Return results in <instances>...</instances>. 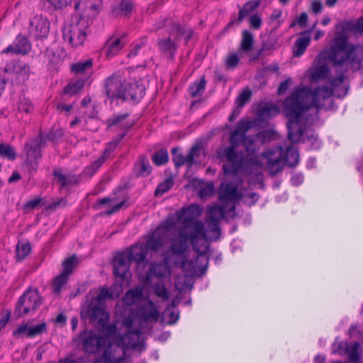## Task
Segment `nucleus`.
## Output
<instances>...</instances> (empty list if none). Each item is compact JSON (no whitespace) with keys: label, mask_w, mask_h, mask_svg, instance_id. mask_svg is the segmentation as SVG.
I'll return each instance as SVG.
<instances>
[{"label":"nucleus","mask_w":363,"mask_h":363,"mask_svg":"<svg viewBox=\"0 0 363 363\" xmlns=\"http://www.w3.org/2000/svg\"><path fill=\"white\" fill-rule=\"evenodd\" d=\"M332 92L326 86H318L313 91L303 87L294 91L283 102V112L286 118L288 139L292 143L316 141L314 133L305 130V123L311 124L318 120L319 109L324 101L331 97Z\"/></svg>","instance_id":"obj_1"},{"label":"nucleus","mask_w":363,"mask_h":363,"mask_svg":"<svg viewBox=\"0 0 363 363\" xmlns=\"http://www.w3.org/2000/svg\"><path fill=\"white\" fill-rule=\"evenodd\" d=\"M199 238L207 240L206 230L203 223H196L194 225V233H190L184 229H179L178 237L173 238L171 245V251L174 255H182L187 250L189 242H191L194 250L198 255L194 259L183 260L182 267L184 271L191 274H196L198 272L203 273L206 270L208 263V257L206 252L208 246L202 245L199 247L197 245Z\"/></svg>","instance_id":"obj_2"},{"label":"nucleus","mask_w":363,"mask_h":363,"mask_svg":"<svg viewBox=\"0 0 363 363\" xmlns=\"http://www.w3.org/2000/svg\"><path fill=\"white\" fill-rule=\"evenodd\" d=\"M363 30V18L359 22ZM320 57L328 59L335 66H346L348 69H359L363 62V48L348 42L343 35L335 37L329 50L323 51Z\"/></svg>","instance_id":"obj_3"},{"label":"nucleus","mask_w":363,"mask_h":363,"mask_svg":"<svg viewBox=\"0 0 363 363\" xmlns=\"http://www.w3.org/2000/svg\"><path fill=\"white\" fill-rule=\"evenodd\" d=\"M111 295L108 290L102 289L96 297H94L81 311V318L88 320L90 323H99L104 326L105 320L108 318V315L104 309L102 302Z\"/></svg>","instance_id":"obj_4"},{"label":"nucleus","mask_w":363,"mask_h":363,"mask_svg":"<svg viewBox=\"0 0 363 363\" xmlns=\"http://www.w3.org/2000/svg\"><path fill=\"white\" fill-rule=\"evenodd\" d=\"M91 23L89 19L83 17L75 18L66 24L63 28V38L72 47L83 45L86 36L90 33L89 26Z\"/></svg>","instance_id":"obj_5"},{"label":"nucleus","mask_w":363,"mask_h":363,"mask_svg":"<svg viewBox=\"0 0 363 363\" xmlns=\"http://www.w3.org/2000/svg\"><path fill=\"white\" fill-rule=\"evenodd\" d=\"M184 33V28L177 23L171 22L169 35L159 38L157 41L160 52L168 60H172L179 47V38Z\"/></svg>","instance_id":"obj_6"},{"label":"nucleus","mask_w":363,"mask_h":363,"mask_svg":"<svg viewBox=\"0 0 363 363\" xmlns=\"http://www.w3.org/2000/svg\"><path fill=\"white\" fill-rule=\"evenodd\" d=\"M236 147L228 146L217 150V157L228 163L223 165V170L225 174H236L242 169L244 163V157L238 153Z\"/></svg>","instance_id":"obj_7"},{"label":"nucleus","mask_w":363,"mask_h":363,"mask_svg":"<svg viewBox=\"0 0 363 363\" xmlns=\"http://www.w3.org/2000/svg\"><path fill=\"white\" fill-rule=\"evenodd\" d=\"M42 304V298L37 289L26 290L19 298L16 306L14 315L21 318L34 313Z\"/></svg>","instance_id":"obj_8"},{"label":"nucleus","mask_w":363,"mask_h":363,"mask_svg":"<svg viewBox=\"0 0 363 363\" xmlns=\"http://www.w3.org/2000/svg\"><path fill=\"white\" fill-rule=\"evenodd\" d=\"M106 96L111 102L116 99L125 101V89L128 82L119 74H113L104 81Z\"/></svg>","instance_id":"obj_9"},{"label":"nucleus","mask_w":363,"mask_h":363,"mask_svg":"<svg viewBox=\"0 0 363 363\" xmlns=\"http://www.w3.org/2000/svg\"><path fill=\"white\" fill-rule=\"evenodd\" d=\"M79 341L86 354H94L106 345L107 340L94 331L84 330L79 334Z\"/></svg>","instance_id":"obj_10"},{"label":"nucleus","mask_w":363,"mask_h":363,"mask_svg":"<svg viewBox=\"0 0 363 363\" xmlns=\"http://www.w3.org/2000/svg\"><path fill=\"white\" fill-rule=\"evenodd\" d=\"M176 214L177 215V220L183 225L180 229L190 233H194V225L196 223H203L201 220H196L201 214V208L196 204L182 208Z\"/></svg>","instance_id":"obj_11"},{"label":"nucleus","mask_w":363,"mask_h":363,"mask_svg":"<svg viewBox=\"0 0 363 363\" xmlns=\"http://www.w3.org/2000/svg\"><path fill=\"white\" fill-rule=\"evenodd\" d=\"M267 158L266 169L271 175L279 173L284 166V149L281 146H277L267 150L262 153Z\"/></svg>","instance_id":"obj_12"},{"label":"nucleus","mask_w":363,"mask_h":363,"mask_svg":"<svg viewBox=\"0 0 363 363\" xmlns=\"http://www.w3.org/2000/svg\"><path fill=\"white\" fill-rule=\"evenodd\" d=\"M225 213V208L220 205H213L208 208L206 222L208 224V229L211 233V240H217L220 236V228L219 223L224 218Z\"/></svg>","instance_id":"obj_13"},{"label":"nucleus","mask_w":363,"mask_h":363,"mask_svg":"<svg viewBox=\"0 0 363 363\" xmlns=\"http://www.w3.org/2000/svg\"><path fill=\"white\" fill-rule=\"evenodd\" d=\"M101 0H78L74 4V9L79 13L80 16L89 19L92 23L93 19L98 15Z\"/></svg>","instance_id":"obj_14"},{"label":"nucleus","mask_w":363,"mask_h":363,"mask_svg":"<svg viewBox=\"0 0 363 363\" xmlns=\"http://www.w3.org/2000/svg\"><path fill=\"white\" fill-rule=\"evenodd\" d=\"M49 30V21L42 16H35L30 21L29 33L35 39L46 38Z\"/></svg>","instance_id":"obj_15"},{"label":"nucleus","mask_w":363,"mask_h":363,"mask_svg":"<svg viewBox=\"0 0 363 363\" xmlns=\"http://www.w3.org/2000/svg\"><path fill=\"white\" fill-rule=\"evenodd\" d=\"M131 261L126 252L118 253L113 259V273L116 277L125 281L129 274Z\"/></svg>","instance_id":"obj_16"},{"label":"nucleus","mask_w":363,"mask_h":363,"mask_svg":"<svg viewBox=\"0 0 363 363\" xmlns=\"http://www.w3.org/2000/svg\"><path fill=\"white\" fill-rule=\"evenodd\" d=\"M272 133L269 130L259 132L254 136L247 135L242 143L246 151L248 153H255L259 145H262L267 138H271Z\"/></svg>","instance_id":"obj_17"},{"label":"nucleus","mask_w":363,"mask_h":363,"mask_svg":"<svg viewBox=\"0 0 363 363\" xmlns=\"http://www.w3.org/2000/svg\"><path fill=\"white\" fill-rule=\"evenodd\" d=\"M125 347L117 343H111L104 352L103 357L107 363H119L124 359Z\"/></svg>","instance_id":"obj_18"},{"label":"nucleus","mask_w":363,"mask_h":363,"mask_svg":"<svg viewBox=\"0 0 363 363\" xmlns=\"http://www.w3.org/2000/svg\"><path fill=\"white\" fill-rule=\"evenodd\" d=\"M133 321L131 319H125L124 325L128 330L121 338V344L127 348H136L140 344V331L139 330H133L131 326Z\"/></svg>","instance_id":"obj_19"},{"label":"nucleus","mask_w":363,"mask_h":363,"mask_svg":"<svg viewBox=\"0 0 363 363\" xmlns=\"http://www.w3.org/2000/svg\"><path fill=\"white\" fill-rule=\"evenodd\" d=\"M31 45L26 37L21 35H17L12 45L8 46L2 51L4 54L26 55L29 52Z\"/></svg>","instance_id":"obj_20"},{"label":"nucleus","mask_w":363,"mask_h":363,"mask_svg":"<svg viewBox=\"0 0 363 363\" xmlns=\"http://www.w3.org/2000/svg\"><path fill=\"white\" fill-rule=\"evenodd\" d=\"M251 128L250 123L247 121H240L238 122L236 128L230 135V145L237 147L242 144L247 135L246 133Z\"/></svg>","instance_id":"obj_21"},{"label":"nucleus","mask_w":363,"mask_h":363,"mask_svg":"<svg viewBox=\"0 0 363 363\" xmlns=\"http://www.w3.org/2000/svg\"><path fill=\"white\" fill-rule=\"evenodd\" d=\"M259 5V1H249L246 2L242 8L240 9L238 17L231 20L224 31L228 30L233 24H240L245 18H247L253 11H255Z\"/></svg>","instance_id":"obj_22"},{"label":"nucleus","mask_w":363,"mask_h":363,"mask_svg":"<svg viewBox=\"0 0 363 363\" xmlns=\"http://www.w3.org/2000/svg\"><path fill=\"white\" fill-rule=\"evenodd\" d=\"M218 197L222 202L239 199L240 196L238 191V186L233 182L222 183L220 187Z\"/></svg>","instance_id":"obj_23"},{"label":"nucleus","mask_w":363,"mask_h":363,"mask_svg":"<svg viewBox=\"0 0 363 363\" xmlns=\"http://www.w3.org/2000/svg\"><path fill=\"white\" fill-rule=\"evenodd\" d=\"M147 252L145 245L135 244L132 245L125 252L128 254L131 262L133 261L139 265L146 260Z\"/></svg>","instance_id":"obj_24"},{"label":"nucleus","mask_w":363,"mask_h":363,"mask_svg":"<svg viewBox=\"0 0 363 363\" xmlns=\"http://www.w3.org/2000/svg\"><path fill=\"white\" fill-rule=\"evenodd\" d=\"M125 101L131 100L134 102L140 101L145 95V87L143 84L138 83L130 84L125 89Z\"/></svg>","instance_id":"obj_25"},{"label":"nucleus","mask_w":363,"mask_h":363,"mask_svg":"<svg viewBox=\"0 0 363 363\" xmlns=\"http://www.w3.org/2000/svg\"><path fill=\"white\" fill-rule=\"evenodd\" d=\"M164 243L165 235L161 234L159 230H155L149 235L145 246L147 251L157 252L164 246Z\"/></svg>","instance_id":"obj_26"},{"label":"nucleus","mask_w":363,"mask_h":363,"mask_svg":"<svg viewBox=\"0 0 363 363\" xmlns=\"http://www.w3.org/2000/svg\"><path fill=\"white\" fill-rule=\"evenodd\" d=\"M13 72L18 83H24L29 79L30 68L28 64L18 61L13 63Z\"/></svg>","instance_id":"obj_27"},{"label":"nucleus","mask_w":363,"mask_h":363,"mask_svg":"<svg viewBox=\"0 0 363 363\" xmlns=\"http://www.w3.org/2000/svg\"><path fill=\"white\" fill-rule=\"evenodd\" d=\"M169 272V270L167 264L151 263L146 274V280L150 281L153 277H164Z\"/></svg>","instance_id":"obj_28"},{"label":"nucleus","mask_w":363,"mask_h":363,"mask_svg":"<svg viewBox=\"0 0 363 363\" xmlns=\"http://www.w3.org/2000/svg\"><path fill=\"white\" fill-rule=\"evenodd\" d=\"M254 41V36L252 33L247 30H244L242 32L241 43L238 50V55L240 56H242V54L249 55L252 49Z\"/></svg>","instance_id":"obj_29"},{"label":"nucleus","mask_w":363,"mask_h":363,"mask_svg":"<svg viewBox=\"0 0 363 363\" xmlns=\"http://www.w3.org/2000/svg\"><path fill=\"white\" fill-rule=\"evenodd\" d=\"M311 42V36L308 32H303L294 43L293 54L295 57L301 56Z\"/></svg>","instance_id":"obj_30"},{"label":"nucleus","mask_w":363,"mask_h":363,"mask_svg":"<svg viewBox=\"0 0 363 363\" xmlns=\"http://www.w3.org/2000/svg\"><path fill=\"white\" fill-rule=\"evenodd\" d=\"M42 156L40 147L38 145L35 147H30L27 152V160L26 164L27 167L33 171H36L38 167L37 160Z\"/></svg>","instance_id":"obj_31"},{"label":"nucleus","mask_w":363,"mask_h":363,"mask_svg":"<svg viewBox=\"0 0 363 363\" xmlns=\"http://www.w3.org/2000/svg\"><path fill=\"white\" fill-rule=\"evenodd\" d=\"M53 176L57 180L62 188H64L69 184H74L78 182L76 176L73 174H65L61 169H55L52 172Z\"/></svg>","instance_id":"obj_32"},{"label":"nucleus","mask_w":363,"mask_h":363,"mask_svg":"<svg viewBox=\"0 0 363 363\" xmlns=\"http://www.w3.org/2000/svg\"><path fill=\"white\" fill-rule=\"evenodd\" d=\"M134 171L138 177H147L151 173V167L148 159L141 155L139 157L138 163L135 165Z\"/></svg>","instance_id":"obj_33"},{"label":"nucleus","mask_w":363,"mask_h":363,"mask_svg":"<svg viewBox=\"0 0 363 363\" xmlns=\"http://www.w3.org/2000/svg\"><path fill=\"white\" fill-rule=\"evenodd\" d=\"M328 73L329 69L326 63L320 61L319 65L312 69L311 79L312 81H318L319 79H325Z\"/></svg>","instance_id":"obj_34"},{"label":"nucleus","mask_w":363,"mask_h":363,"mask_svg":"<svg viewBox=\"0 0 363 363\" xmlns=\"http://www.w3.org/2000/svg\"><path fill=\"white\" fill-rule=\"evenodd\" d=\"M298 152L292 145L284 150V165L286 164L289 167H294L298 164Z\"/></svg>","instance_id":"obj_35"},{"label":"nucleus","mask_w":363,"mask_h":363,"mask_svg":"<svg viewBox=\"0 0 363 363\" xmlns=\"http://www.w3.org/2000/svg\"><path fill=\"white\" fill-rule=\"evenodd\" d=\"M140 311L142 317L146 320H154L156 321L159 318V313L152 302L143 305Z\"/></svg>","instance_id":"obj_36"},{"label":"nucleus","mask_w":363,"mask_h":363,"mask_svg":"<svg viewBox=\"0 0 363 363\" xmlns=\"http://www.w3.org/2000/svg\"><path fill=\"white\" fill-rule=\"evenodd\" d=\"M343 346H347L346 353L348 355L350 361L353 363H357L360 359L358 352L359 344L358 342L352 343L350 345H347L345 342L340 344V348H342Z\"/></svg>","instance_id":"obj_37"},{"label":"nucleus","mask_w":363,"mask_h":363,"mask_svg":"<svg viewBox=\"0 0 363 363\" xmlns=\"http://www.w3.org/2000/svg\"><path fill=\"white\" fill-rule=\"evenodd\" d=\"M129 116V113L115 114L105 121L106 130H109L113 126H118L123 130V125H130V123H122Z\"/></svg>","instance_id":"obj_38"},{"label":"nucleus","mask_w":363,"mask_h":363,"mask_svg":"<svg viewBox=\"0 0 363 363\" xmlns=\"http://www.w3.org/2000/svg\"><path fill=\"white\" fill-rule=\"evenodd\" d=\"M31 247L28 242L19 241L16 247V257L17 261H22L30 254Z\"/></svg>","instance_id":"obj_39"},{"label":"nucleus","mask_w":363,"mask_h":363,"mask_svg":"<svg viewBox=\"0 0 363 363\" xmlns=\"http://www.w3.org/2000/svg\"><path fill=\"white\" fill-rule=\"evenodd\" d=\"M123 47V45H122L120 38H109L106 43V53L107 57H111L116 55L119 52V50L122 49Z\"/></svg>","instance_id":"obj_40"},{"label":"nucleus","mask_w":363,"mask_h":363,"mask_svg":"<svg viewBox=\"0 0 363 363\" xmlns=\"http://www.w3.org/2000/svg\"><path fill=\"white\" fill-rule=\"evenodd\" d=\"M93 65V60L91 59H88L85 61H80L76 63H74L71 66L72 72L75 74H80L86 73L87 70L91 69Z\"/></svg>","instance_id":"obj_41"},{"label":"nucleus","mask_w":363,"mask_h":363,"mask_svg":"<svg viewBox=\"0 0 363 363\" xmlns=\"http://www.w3.org/2000/svg\"><path fill=\"white\" fill-rule=\"evenodd\" d=\"M78 264V258L76 255H72L71 257L65 259L62 262L63 270L62 274L69 277L72 273L74 267Z\"/></svg>","instance_id":"obj_42"},{"label":"nucleus","mask_w":363,"mask_h":363,"mask_svg":"<svg viewBox=\"0 0 363 363\" xmlns=\"http://www.w3.org/2000/svg\"><path fill=\"white\" fill-rule=\"evenodd\" d=\"M44 62H47L49 69H56L60 61L59 56L56 55L52 50H46L44 53Z\"/></svg>","instance_id":"obj_43"},{"label":"nucleus","mask_w":363,"mask_h":363,"mask_svg":"<svg viewBox=\"0 0 363 363\" xmlns=\"http://www.w3.org/2000/svg\"><path fill=\"white\" fill-rule=\"evenodd\" d=\"M133 4L130 1L123 0L119 4L118 8L113 9V13L116 16H126L132 12Z\"/></svg>","instance_id":"obj_44"},{"label":"nucleus","mask_w":363,"mask_h":363,"mask_svg":"<svg viewBox=\"0 0 363 363\" xmlns=\"http://www.w3.org/2000/svg\"><path fill=\"white\" fill-rule=\"evenodd\" d=\"M279 113L278 108L275 105H265L261 107L257 112L259 118H270Z\"/></svg>","instance_id":"obj_45"},{"label":"nucleus","mask_w":363,"mask_h":363,"mask_svg":"<svg viewBox=\"0 0 363 363\" xmlns=\"http://www.w3.org/2000/svg\"><path fill=\"white\" fill-rule=\"evenodd\" d=\"M16 156L17 153L13 147L9 144L0 143V157L14 160Z\"/></svg>","instance_id":"obj_46"},{"label":"nucleus","mask_w":363,"mask_h":363,"mask_svg":"<svg viewBox=\"0 0 363 363\" xmlns=\"http://www.w3.org/2000/svg\"><path fill=\"white\" fill-rule=\"evenodd\" d=\"M153 162L157 166H161L168 162L169 155L166 149H160L155 151L152 157Z\"/></svg>","instance_id":"obj_47"},{"label":"nucleus","mask_w":363,"mask_h":363,"mask_svg":"<svg viewBox=\"0 0 363 363\" xmlns=\"http://www.w3.org/2000/svg\"><path fill=\"white\" fill-rule=\"evenodd\" d=\"M206 81L205 77L203 76L200 81H196L189 88V92L191 97H196L197 95L203 92L205 89Z\"/></svg>","instance_id":"obj_48"},{"label":"nucleus","mask_w":363,"mask_h":363,"mask_svg":"<svg viewBox=\"0 0 363 363\" xmlns=\"http://www.w3.org/2000/svg\"><path fill=\"white\" fill-rule=\"evenodd\" d=\"M175 307V301H173L170 306H168L163 313V317L167 320L168 324L175 323L179 317L177 311H172V308Z\"/></svg>","instance_id":"obj_49"},{"label":"nucleus","mask_w":363,"mask_h":363,"mask_svg":"<svg viewBox=\"0 0 363 363\" xmlns=\"http://www.w3.org/2000/svg\"><path fill=\"white\" fill-rule=\"evenodd\" d=\"M84 79H79L74 83L68 84L64 89V93L69 96H73L79 93L84 86Z\"/></svg>","instance_id":"obj_50"},{"label":"nucleus","mask_w":363,"mask_h":363,"mask_svg":"<svg viewBox=\"0 0 363 363\" xmlns=\"http://www.w3.org/2000/svg\"><path fill=\"white\" fill-rule=\"evenodd\" d=\"M143 296V289L141 288H136L129 290L125 296V300L127 304L132 305Z\"/></svg>","instance_id":"obj_51"},{"label":"nucleus","mask_w":363,"mask_h":363,"mask_svg":"<svg viewBox=\"0 0 363 363\" xmlns=\"http://www.w3.org/2000/svg\"><path fill=\"white\" fill-rule=\"evenodd\" d=\"M69 277L60 273L52 281L53 292L59 294L62 291V287L65 285L68 281Z\"/></svg>","instance_id":"obj_52"},{"label":"nucleus","mask_w":363,"mask_h":363,"mask_svg":"<svg viewBox=\"0 0 363 363\" xmlns=\"http://www.w3.org/2000/svg\"><path fill=\"white\" fill-rule=\"evenodd\" d=\"M174 183V182L172 178H167L163 182L160 183L157 186L155 191V195L156 196H159L167 192L173 186Z\"/></svg>","instance_id":"obj_53"},{"label":"nucleus","mask_w":363,"mask_h":363,"mask_svg":"<svg viewBox=\"0 0 363 363\" xmlns=\"http://www.w3.org/2000/svg\"><path fill=\"white\" fill-rule=\"evenodd\" d=\"M47 330V325L45 323L38 324L35 326H29V330L26 334L27 337H33L35 336L43 334Z\"/></svg>","instance_id":"obj_54"},{"label":"nucleus","mask_w":363,"mask_h":363,"mask_svg":"<svg viewBox=\"0 0 363 363\" xmlns=\"http://www.w3.org/2000/svg\"><path fill=\"white\" fill-rule=\"evenodd\" d=\"M108 159L104 154L85 169L86 174L93 175Z\"/></svg>","instance_id":"obj_55"},{"label":"nucleus","mask_w":363,"mask_h":363,"mask_svg":"<svg viewBox=\"0 0 363 363\" xmlns=\"http://www.w3.org/2000/svg\"><path fill=\"white\" fill-rule=\"evenodd\" d=\"M108 159L104 154L85 169L86 174L93 175Z\"/></svg>","instance_id":"obj_56"},{"label":"nucleus","mask_w":363,"mask_h":363,"mask_svg":"<svg viewBox=\"0 0 363 363\" xmlns=\"http://www.w3.org/2000/svg\"><path fill=\"white\" fill-rule=\"evenodd\" d=\"M108 159L104 154L85 169L86 174L93 175Z\"/></svg>","instance_id":"obj_57"},{"label":"nucleus","mask_w":363,"mask_h":363,"mask_svg":"<svg viewBox=\"0 0 363 363\" xmlns=\"http://www.w3.org/2000/svg\"><path fill=\"white\" fill-rule=\"evenodd\" d=\"M252 91L249 89H245L235 100L237 106L242 108L250 101Z\"/></svg>","instance_id":"obj_58"},{"label":"nucleus","mask_w":363,"mask_h":363,"mask_svg":"<svg viewBox=\"0 0 363 363\" xmlns=\"http://www.w3.org/2000/svg\"><path fill=\"white\" fill-rule=\"evenodd\" d=\"M172 161L176 167H181L184 164V157L179 152V147H174L172 150Z\"/></svg>","instance_id":"obj_59"},{"label":"nucleus","mask_w":363,"mask_h":363,"mask_svg":"<svg viewBox=\"0 0 363 363\" xmlns=\"http://www.w3.org/2000/svg\"><path fill=\"white\" fill-rule=\"evenodd\" d=\"M154 291L157 296L167 300L169 298V294L166 287L162 284H157L154 286Z\"/></svg>","instance_id":"obj_60"},{"label":"nucleus","mask_w":363,"mask_h":363,"mask_svg":"<svg viewBox=\"0 0 363 363\" xmlns=\"http://www.w3.org/2000/svg\"><path fill=\"white\" fill-rule=\"evenodd\" d=\"M199 147L198 145H194L188 155L184 157V164L186 163L187 165L191 167L194 163V158L196 156H198L197 152L199 150Z\"/></svg>","instance_id":"obj_61"},{"label":"nucleus","mask_w":363,"mask_h":363,"mask_svg":"<svg viewBox=\"0 0 363 363\" xmlns=\"http://www.w3.org/2000/svg\"><path fill=\"white\" fill-rule=\"evenodd\" d=\"M214 186L212 184H208L199 189V194L201 198L211 196L213 194Z\"/></svg>","instance_id":"obj_62"},{"label":"nucleus","mask_w":363,"mask_h":363,"mask_svg":"<svg viewBox=\"0 0 363 363\" xmlns=\"http://www.w3.org/2000/svg\"><path fill=\"white\" fill-rule=\"evenodd\" d=\"M28 330H29V325L28 323L21 324L15 330H13V335L14 337H20L23 335L26 336Z\"/></svg>","instance_id":"obj_63"},{"label":"nucleus","mask_w":363,"mask_h":363,"mask_svg":"<svg viewBox=\"0 0 363 363\" xmlns=\"http://www.w3.org/2000/svg\"><path fill=\"white\" fill-rule=\"evenodd\" d=\"M250 24L254 29H259L262 25V18L258 14H254L249 18Z\"/></svg>","instance_id":"obj_64"}]
</instances>
